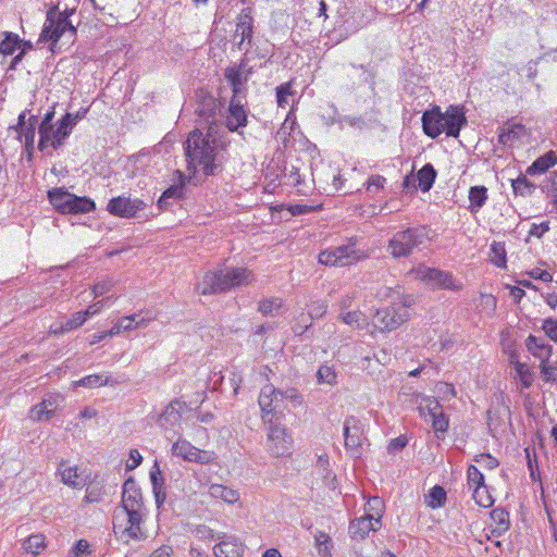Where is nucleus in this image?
Segmentation results:
<instances>
[{
	"label": "nucleus",
	"instance_id": "f257e3e1",
	"mask_svg": "<svg viewBox=\"0 0 557 557\" xmlns=\"http://www.w3.org/2000/svg\"><path fill=\"white\" fill-rule=\"evenodd\" d=\"M226 144L214 134L213 126H209L205 134L200 129L189 133L185 141V156L189 172H202L206 176L219 174L226 160Z\"/></svg>",
	"mask_w": 557,
	"mask_h": 557
},
{
	"label": "nucleus",
	"instance_id": "f03ea898",
	"mask_svg": "<svg viewBox=\"0 0 557 557\" xmlns=\"http://www.w3.org/2000/svg\"><path fill=\"white\" fill-rule=\"evenodd\" d=\"M144 517L141 490L133 478H128L123 484L122 503L113 511L114 533L124 542L145 540L146 534L141 529Z\"/></svg>",
	"mask_w": 557,
	"mask_h": 557
},
{
	"label": "nucleus",
	"instance_id": "7ed1b4c3",
	"mask_svg": "<svg viewBox=\"0 0 557 557\" xmlns=\"http://www.w3.org/2000/svg\"><path fill=\"white\" fill-rule=\"evenodd\" d=\"M466 123L462 108L454 106H450L445 112H442L438 107H434L422 115L423 132L431 138H436L442 133L449 137H458Z\"/></svg>",
	"mask_w": 557,
	"mask_h": 557
},
{
	"label": "nucleus",
	"instance_id": "20e7f679",
	"mask_svg": "<svg viewBox=\"0 0 557 557\" xmlns=\"http://www.w3.org/2000/svg\"><path fill=\"white\" fill-rule=\"evenodd\" d=\"M255 276L247 268H226L208 272L203 276L201 294L223 293L232 287L246 286L253 282Z\"/></svg>",
	"mask_w": 557,
	"mask_h": 557
},
{
	"label": "nucleus",
	"instance_id": "39448f33",
	"mask_svg": "<svg viewBox=\"0 0 557 557\" xmlns=\"http://www.w3.org/2000/svg\"><path fill=\"white\" fill-rule=\"evenodd\" d=\"M426 239L424 227H411L397 232L388 242V250L394 258L407 257Z\"/></svg>",
	"mask_w": 557,
	"mask_h": 557
},
{
	"label": "nucleus",
	"instance_id": "423d86ee",
	"mask_svg": "<svg viewBox=\"0 0 557 557\" xmlns=\"http://www.w3.org/2000/svg\"><path fill=\"white\" fill-rule=\"evenodd\" d=\"M361 258V251L356 249V238H349L345 245L321 251L318 260L321 264L329 267H347L358 262Z\"/></svg>",
	"mask_w": 557,
	"mask_h": 557
},
{
	"label": "nucleus",
	"instance_id": "0eeeda50",
	"mask_svg": "<svg viewBox=\"0 0 557 557\" xmlns=\"http://www.w3.org/2000/svg\"><path fill=\"white\" fill-rule=\"evenodd\" d=\"M267 430L265 449L273 457H287L292 454L293 440L285 426L275 423H264Z\"/></svg>",
	"mask_w": 557,
	"mask_h": 557
},
{
	"label": "nucleus",
	"instance_id": "6e6552de",
	"mask_svg": "<svg viewBox=\"0 0 557 557\" xmlns=\"http://www.w3.org/2000/svg\"><path fill=\"white\" fill-rule=\"evenodd\" d=\"M344 436L347 453L350 457L359 458L366 442L363 423L354 416L346 418L344 422Z\"/></svg>",
	"mask_w": 557,
	"mask_h": 557
},
{
	"label": "nucleus",
	"instance_id": "1a4fd4ad",
	"mask_svg": "<svg viewBox=\"0 0 557 557\" xmlns=\"http://www.w3.org/2000/svg\"><path fill=\"white\" fill-rule=\"evenodd\" d=\"M413 273L416 278L428 282L438 288L449 290H459L461 288V283L456 282L453 274L449 272L428 268L425 265H419L413 270Z\"/></svg>",
	"mask_w": 557,
	"mask_h": 557
},
{
	"label": "nucleus",
	"instance_id": "9d476101",
	"mask_svg": "<svg viewBox=\"0 0 557 557\" xmlns=\"http://www.w3.org/2000/svg\"><path fill=\"white\" fill-rule=\"evenodd\" d=\"M408 319V310L403 305L392 306L379 309L373 318V324L376 329L384 332L396 330Z\"/></svg>",
	"mask_w": 557,
	"mask_h": 557
},
{
	"label": "nucleus",
	"instance_id": "9b49d317",
	"mask_svg": "<svg viewBox=\"0 0 557 557\" xmlns=\"http://www.w3.org/2000/svg\"><path fill=\"white\" fill-rule=\"evenodd\" d=\"M252 74V67L248 66L247 59H243L238 65L227 66L224 76L232 87V97H246V83Z\"/></svg>",
	"mask_w": 557,
	"mask_h": 557
},
{
	"label": "nucleus",
	"instance_id": "f8f14e48",
	"mask_svg": "<svg viewBox=\"0 0 557 557\" xmlns=\"http://www.w3.org/2000/svg\"><path fill=\"white\" fill-rule=\"evenodd\" d=\"M172 454L182 457L186 461L198 462L201 465L210 463L214 455L208 450H201L191 445L186 440H177L172 446Z\"/></svg>",
	"mask_w": 557,
	"mask_h": 557
},
{
	"label": "nucleus",
	"instance_id": "ddd939ff",
	"mask_svg": "<svg viewBox=\"0 0 557 557\" xmlns=\"http://www.w3.org/2000/svg\"><path fill=\"white\" fill-rule=\"evenodd\" d=\"M280 388H275L272 384L264 385L259 394L258 404L261 409V419L263 423L274 422L277 412V403L280 400Z\"/></svg>",
	"mask_w": 557,
	"mask_h": 557
},
{
	"label": "nucleus",
	"instance_id": "4468645a",
	"mask_svg": "<svg viewBox=\"0 0 557 557\" xmlns=\"http://www.w3.org/2000/svg\"><path fill=\"white\" fill-rule=\"evenodd\" d=\"M146 208V203L138 198L119 196L112 198L107 210L116 216L134 218L139 211Z\"/></svg>",
	"mask_w": 557,
	"mask_h": 557
},
{
	"label": "nucleus",
	"instance_id": "2eb2a0df",
	"mask_svg": "<svg viewBox=\"0 0 557 557\" xmlns=\"http://www.w3.org/2000/svg\"><path fill=\"white\" fill-rule=\"evenodd\" d=\"M246 97H232L226 115V127L231 132H239L247 124V111L245 110Z\"/></svg>",
	"mask_w": 557,
	"mask_h": 557
},
{
	"label": "nucleus",
	"instance_id": "dca6fc26",
	"mask_svg": "<svg viewBox=\"0 0 557 557\" xmlns=\"http://www.w3.org/2000/svg\"><path fill=\"white\" fill-rule=\"evenodd\" d=\"M525 346L528 351L540 360L541 373L543 372L544 368H549L553 366L549 363V358L553 354V346L549 345L545 338L529 335L525 341Z\"/></svg>",
	"mask_w": 557,
	"mask_h": 557
},
{
	"label": "nucleus",
	"instance_id": "f3484780",
	"mask_svg": "<svg viewBox=\"0 0 557 557\" xmlns=\"http://www.w3.org/2000/svg\"><path fill=\"white\" fill-rule=\"evenodd\" d=\"M185 408L186 404L184 401L177 399L171 401L159 416V425L165 430L174 429L180 424Z\"/></svg>",
	"mask_w": 557,
	"mask_h": 557
},
{
	"label": "nucleus",
	"instance_id": "a211bd4d",
	"mask_svg": "<svg viewBox=\"0 0 557 557\" xmlns=\"http://www.w3.org/2000/svg\"><path fill=\"white\" fill-rule=\"evenodd\" d=\"M381 528V521L377 517L375 519L370 516L363 515L360 518L351 520L349 524V534L355 540H363L371 531H376Z\"/></svg>",
	"mask_w": 557,
	"mask_h": 557
},
{
	"label": "nucleus",
	"instance_id": "6ab92c4d",
	"mask_svg": "<svg viewBox=\"0 0 557 557\" xmlns=\"http://www.w3.org/2000/svg\"><path fill=\"white\" fill-rule=\"evenodd\" d=\"M219 540L220 542L213 547L215 557H242L244 545L238 540L225 534Z\"/></svg>",
	"mask_w": 557,
	"mask_h": 557
},
{
	"label": "nucleus",
	"instance_id": "aec40b11",
	"mask_svg": "<svg viewBox=\"0 0 557 557\" xmlns=\"http://www.w3.org/2000/svg\"><path fill=\"white\" fill-rule=\"evenodd\" d=\"M70 120V116H63L58 122L57 128H52L48 145H51L54 150H58L60 147H62L64 140L71 135L74 126H72V124L69 122Z\"/></svg>",
	"mask_w": 557,
	"mask_h": 557
},
{
	"label": "nucleus",
	"instance_id": "412c9836",
	"mask_svg": "<svg viewBox=\"0 0 557 557\" xmlns=\"http://www.w3.org/2000/svg\"><path fill=\"white\" fill-rule=\"evenodd\" d=\"M73 13V10L65 11L64 13H60L57 15V13L53 15V30H52V37L54 38H61L62 36H65L69 34L70 38H74L76 35V28L72 25V23L69 21L70 14Z\"/></svg>",
	"mask_w": 557,
	"mask_h": 557
},
{
	"label": "nucleus",
	"instance_id": "4be33fe9",
	"mask_svg": "<svg viewBox=\"0 0 557 557\" xmlns=\"http://www.w3.org/2000/svg\"><path fill=\"white\" fill-rule=\"evenodd\" d=\"M58 407V400L55 397H48L42 399L41 403L35 405L30 409V419L34 421L49 420Z\"/></svg>",
	"mask_w": 557,
	"mask_h": 557
},
{
	"label": "nucleus",
	"instance_id": "5701e85b",
	"mask_svg": "<svg viewBox=\"0 0 557 557\" xmlns=\"http://www.w3.org/2000/svg\"><path fill=\"white\" fill-rule=\"evenodd\" d=\"M57 475L60 476V481L73 488H78L83 485V480L77 473V467L71 466L67 461H61Z\"/></svg>",
	"mask_w": 557,
	"mask_h": 557
},
{
	"label": "nucleus",
	"instance_id": "b1692460",
	"mask_svg": "<svg viewBox=\"0 0 557 557\" xmlns=\"http://www.w3.org/2000/svg\"><path fill=\"white\" fill-rule=\"evenodd\" d=\"M252 17L248 14L242 15L239 17V21L236 25L234 39L239 38L238 41V48L245 49L244 45L247 42V45L251 44L252 39Z\"/></svg>",
	"mask_w": 557,
	"mask_h": 557
},
{
	"label": "nucleus",
	"instance_id": "393cba45",
	"mask_svg": "<svg viewBox=\"0 0 557 557\" xmlns=\"http://www.w3.org/2000/svg\"><path fill=\"white\" fill-rule=\"evenodd\" d=\"M72 195L65 188H52L48 191V199L58 212L66 214Z\"/></svg>",
	"mask_w": 557,
	"mask_h": 557
},
{
	"label": "nucleus",
	"instance_id": "a878e982",
	"mask_svg": "<svg viewBox=\"0 0 557 557\" xmlns=\"http://www.w3.org/2000/svg\"><path fill=\"white\" fill-rule=\"evenodd\" d=\"M490 517L495 523V528L492 530V535L496 537L502 536L510 525L509 512L504 508H495L491 511Z\"/></svg>",
	"mask_w": 557,
	"mask_h": 557
},
{
	"label": "nucleus",
	"instance_id": "bb28decb",
	"mask_svg": "<svg viewBox=\"0 0 557 557\" xmlns=\"http://www.w3.org/2000/svg\"><path fill=\"white\" fill-rule=\"evenodd\" d=\"M557 164V154L554 151H548L542 157L537 158L527 170L530 175L545 173L548 169Z\"/></svg>",
	"mask_w": 557,
	"mask_h": 557
},
{
	"label": "nucleus",
	"instance_id": "cd10ccee",
	"mask_svg": "<svg viewBox=\"0 0 557 557\" xmlns=\"http://www.w3.org/2000/svg\"><path fill=\"white\" fill-rule=\"evenodd\" d=\"M209 495L227 504H235L239 500V493L236 490L222 484H211Z\"/></svg>",
	"mask_w": 557,
	"mask_h": 557
},
{
	"label": "nucleus",
	"instance_id": "c85d7f7f",
	"mask_svg": "<svg viewBox=\"0 0 557 557\" xmlns=\"http://www.w3.org/2000/svg\"><path fill=\"white\" fill-rule=\"evenodd\" d=\"M53 117H54V108H51L50 110H48L45 113L42 121L40 122V124L38 126V134H39L38 148L41 151L48 146V141L50 140V133L52 131L51 122H52Z\"/></svg>",
	"mask_w": 557,
	"mask_h": 557
},
{
	"label": "nucleus",
	"instance_id": "c756f323",
	"mask_svg": "<svg viewBox=\"0 0 557 557\" xmlns=\"http://www.w3.org/2000/svg\"><path fill=\"white\" fill-rule=\"evenodd\" d=\"M95 208V201L91 200L90 198L79 197L73 194L70 200V206L67 208L66 214L88 213L94 211Z\"/></svg>",
	"mask_w": 557,
	"mask_h": 557
},
{
	"label": "nucleus",
	"instance_id": "7c9ffc66",
	"mask_svg": "<svg viewBox=\"0 0 557 557\" xmlns=\"http://www.w3.org/2000/svg\"><path fill=\"white\" fill-rule=\"evenodd\" d=\"M468 198L470 201L469 210L476 213L487 200V188L482 185L472 186L469 189Z\"/></svg>",
	"mask_w": 557,
	"mask_h": 557
},
{
	"label": "nucleus",
	"instance_id": "2f4dec72",
	"mask_svg": "<svg viewBox=\"0 0 557 557\" xmlns=\"http://www.w3.org/2000/svg\"><path fill=\"white\" fill-rule=\"evenodd\" d=\"M436 171L431 163L423 165L417 173L418 186L422 191H429L436 178Z\"/></svg>",
	"mask_w": 557,
	"mask_h": 557
},
{
	"label": "nucleus",
	"instance_id": "473e14b6",
	"mask_svg": "<svg viewBox=\"0 0 557 557\" xmlns=\"http://www.w3.org/2000/svg\"><path fill=\"white\" fill-rule=\"evenodd\" d=\"M117 384V381L111 379L110 375L104 373L101 374H90L82 377L81 380L75 382L77 386H84L87 388L100 387L103 385H114Z\"/></svg>",
	"mask_w": 557,
	"mask_h": 557
},
{
	"label": "nucleus",
	"instance_id": "72a5a7b5",
	"mask_svg": "<svg viewBox=\"0 0 557 557\" xmlns=\"http://www.w3.org/2000/svg\"><path fill=\"white\" fill-rule=\"evenodd\" d=\"M446 502V492L440 486H433L429 493L425 495V503L431 508L442 507Z\"/></svg>",
	"mask_w": 557,
	"mask_h": 557
},
{
	"label": "nucleus",
	"instance_id": "f704fd0d",
	"mask_svg": "<svg viewBox=\"0 0 557 557\" xmlns=\"http://www.w3.org/2000/svg\"><path fill=\"white\" fill-rule=\"evenodd\" d=\"M45 536L40 533L32 534L23 543V548L25 552L33 555H39L45 549Z\"/></svg>",
	"mask_w": 557,
	"mask_h": 557
},
{
	"label": "nucleus",
	"instance_id": "c9c22d12",
	"mask_svg": "<svg viewBox=\"0 0 557 557\" xmlns=\"http://www.w3.org/2000/svg\"><path fill=\"white\" fill-rule=\"evenodd\" d=\"M4 38L0 41V53L4 55H12L15 50L21 46V39L16 34L3 33Z\"/></svg>",
	"mask_w": 557,
	"mask_h": 557
},
{
	"label": "nucleus",
	"instance_id": "e433bc0d",
	"mask_svg": "<svg viewBox=\"0 0 557 557\" xmlns=\"http://www.w3.org/2000/svg\"><path fill=\"white\" fill-rule=\"evenodd\" d=\"M341 320L349 325L357 329H362L367 325V319L364 314L361 311H348V312H341L339 315Z\"/></svg>",
	"mask_w": 557,
	"mask_h": 557
},
{
	"label": "nucleus",
	"instance_id": "4c0bfd02",
	"mask_svg": "<svg viewBox=\"0 0 557 557\" xmlns=\"http://www.w3.org/2000/svg\"><path fill=\"white\" fill-rule=\"evenodd\" d=\"M281 308H282V299L273 297V298H268V299L261 300L259 302L258 310L263 315L275 317V315L280 314Z\"/></svg>",
	"mask_w": 557,
	"mask_h": 557
},
{
	"label": "nucleus",
	"instance_id": "58836bf2",
	"mask_svg": "<svg viewBox=\"0 0 557 557\" xmlns=\"http://www.w3.org/2000/svg\"><path fill=\"white\" fill-rule=\"evenodd\" d=\"M364 511L367 516L375 519L377 517L379 521H381L382 513L384 511V502L379 496L370 497L364 506Z\"/></svg>",
	"mask_w": 557,
	"mask_h": 557
},
{
	"label": "nucleus",
	"instance_id": "ea45409f",
	"mask_svg": "<svg viewBox=\"0 0 557 557\" xmlns=\"http://www.w3.org/2000/svg\"><path fill=\"white\" fill-rule=\"evenodd\" d=\"M314 541H315V546L318 548L320 556L331 557V547H332L331 537L322 531H317L314 533Z\"/></svg>",
	"mask_w": 557,
	"mask_h": 557
},
{
	"label": "nucleus",
	"instance_id": "a19ab883",
	"mask_svg": "<svg viewBox=\"0 0 557 557\" xmlns=\"http://www.w3.org/2000/svg\"><path fill=\"white\" fill-rule=\"evenodd\" d=\"M317 382L318 384H327L334 385L336 384V372L333 367L327 364H322L317 371Z\"/></svg>",
	"mask_w": 557,
	"mask_h": 557
},
{
	"label": "nucleus",
	"instance_id": "79ce46f5",
	"mask_svg": "<svg viewBox=\"0 0 557 557\" xmlns=\"http://www.w3.org/2000/svg\"><path fill=\"white\" fill-rule=\"evenodd\" d=\"M278 398L288 400L294 407H299L305 404L304 395L295 387L281 389Z\"/></svg>",
	"mask_w": 557,
	"mask_h": 557
},
{
	"label": "nucleus",
	"instance_id": "37998d69",
	"mask_svg": "<svg viewBox=\"0 0 557 557\" xmlns=\"http://www.w3.org/2000/svg\"><path fill=\"white\" fill-rule=\"evenodd\" d=\"M18 138L24 141L27 149L33 148L36 136V128L34 124L22 125L17 128Z\"/></svg>",
	"mask_w": 557,
	"mask_h": 557
},
{
	"label": "nucleus",
	"instance_id": "c03bdc74",
	"mask_svg": "<svg viewBox=\"0 0 557 557\" xmlns=\"http://www.w3.org/2000/svg\"><path fill=\"white\" fill-rule=\"evenodd\" d=\"M512 188L516 195H530L534 189V184L529 182L525 176L520 175L512 181Z\"/></svg>",
	"mask_w": 557,
	"mask_h": 557
},
{
	"label": "nucleus",
	"instance_id": "a18cd8bd",
	"mask_svg": "<svg viewBox=\"0 0 557 557\" xmlns=\"http://www.w3.org/2000/svg\"><path fill=\"white\" fill-rule=\"evenodd\" d=\"M467 476H468V485L470 488L475 490V488L485 486L484 475L475 466L471 465L468 468Z\"/></svg>",
	"mask_w": 557,
	"mask_h": 557
},
{
	"label": "nucleus",
	"instance_id": "49530a36",
	"mask_svg": "<svg viewBox=\"0 0 557 557\" xmlns=\"http://www.w3.org/2000/svg\"><path fill=\"white\" fill-rule=\"evenodd\" d=\"M513 364L517 377L525 388L530 387L532 384V373L529 367L520 361H515Z\"/></svg>",
	"mask_w": 557,
	"mask_h": 557
},
{
	"label": "nucleus",
	"instance_id": "de8ad7c7",
	"mask_svg": "<svg viewBox=\"0 0 557 557\" xmlns=\"http://www.w3.org/2000/svg\"><path fill=\"white\" fill-rule=\"evenodd\" d=\"M441 410V405L436 399L426 398L424 399V405L421 404L419 406L420 414L424 418H432L433 416L437 414V412Z\"/></svg>",
	"mask_w": 557,
	"mask_h": 557
},
{
	"label": "nucleus",
	"instance_id": "09e8293b",
	"mask_svg": "<svg viewBox=\"0 0 557 557\" xmlns=\"http://www.w3.org/2000/svg\"><path fill=\"white\" fill-rule=\"evenodd\" d=\"M473 499L475 503L484 508L491 507L494 504V499L487 491L486 486H482L473 490Z\"/></svg>",
	"mask_w": 557,
	"mask_h": 557
},
{
	"label": "nucleus",
	"instance_id": "8fccbe9b",
	"mask_svg": "<svg viewBox=\"0 0 557 557\" xmlns=\"http://www.w3.org/2000/svg\"><path fill=\"white\" fill-rule=\"evenodd\" d=\"M491 251L493 253L492 262L498 268H504L506 264V250L504 244L494 243L491 246Z\"/></svg>",
	"mask_w": 557,
	"mask_h": 557
},
{
	"label": "nucleus",
	"instance_id": "3c124183",
	"mask_svg": "<svg viewBox=\"0 0 557 557\" xmlns=\"http://www.w3.org/2000/svg\"><path fill=\"white\" fill-rule=\"evenodd\" d=\"M183 195V186L182 185H172L170 186L168 189H165L163 191V194L161 195L160 199H159V206L160 208H163L165 206H168V200L173 198V199H178L181 198Z\"/></svg>",
	"mask_w": 557,
	"mask_h": 557
},
{
	"label": "nucleus",
	"instance_id": "603ef678",
	"mask_svg": "<svg viewBox=\"0 0 557 557\" xmlns=\"http://www.w3.org/2000/svg\"><path fill=\"white\" fill-rule=\"evenodd\" d=\"M293 96L292 84L285 83L276 87L277 106L285 108L288 104L289 97Z\"/></svg>",
	"mask_w": 557,
	"mask_h": 557
},
{
	"label": "nucleus",
	"instance_id": "864d4df0",
	"mask_svg": "<svg viewBox=\"0 0 557 557\" xmlns=\"http://www.w3.org/2000/svg\"><path fill=\"white\" fill-rule=\"evenodd\" d=\"M55 14L54 10H49L47 13V20L44 25L42 32L40 34V39L48 41L51 40L53 42H57L59 38L52 37V30H53V15Z\"/></svg>",
	"mask_w": 557,
	"mask_h": 557
},
{
	"label": "nucleus",
	"instance_id": "5fc2aeb1",
	"mask_svg": "<svg viewBox=\"0 0 557 557\" xmlns=\"http://www.w3.org/2000/svg\"><path fill=\"white\" fill-rule=\"evenodd\" d=\"M131 315L134 317V324L136 325V329L147 327L157 318V315L151 311H139Z\"/></svg>",
	"mask_w": 557,
	"mask_h": 557
},
{
	"label": "nucleus",
	"instance_id": "6e6d98bb",
	"mask_svg": "<svg viewBox=\"0 0 557 557\" xmlns=\"http://www.w3.org/2000/svg\"><path fill=\"white\" fill-rule=\"evenodd\" d=\"M87 320L86 315L84 314V311L75 312L71 319H69L64 325H62L60 332H69L72 330H75L83 325L85 321Z\"/></svg>",
	"mask_w": 557,
	"mask_h": 557
},
{
	"label": "nucleus",
	"instance_id": "4d7b16f0",
	"mask_svg": "<svg viewBox=\"0 0 557 557\" xmlns=\"http://www.w3.org/2000/svg\"><path fill=\"white\" fill-rule=\"evenodd\" d=\"M432 428L437 433H445L448 429V419L447 417L440 410L437 414L433 416L431 419Z\"/></svg>",
	"mask_w": 557,
	"mask_h": 557
},
{
	"label": "nucleus",
	"instance_id": "13d9d810",
	"mask_svg": "<svg viewBox=\"0 0 557 557\" xmlns=\"http://www.w3.org/2000/svg\"><path fill=\"white\" fill-rule=\"evenodd\" d=\"M113 286H114V281L112 278H106V280H102V281L96 283L92 286L94 297L97 298V297L104 295L106 293L110 292Z\"/></svg>",
	"mask_w": 557,
	"mask_h": 557
},
{
	"label": "nucleus",
	"instance_id": "bf43d9fd",
	"mask_svg": "<svg viewBox=\"0 0 557 557\" xmlns=\"http://www.w3.org/2000/svg\"><path fill=\"white\" fill-rule=\"evenodd\" d=\"M474 461L482 465L488 470H493L498 467V460L490 454H480L474 457Z\"/></svg>",
	"mask_w": 557,
	"mask_h": 557
},
{
	"label": "nucleus",
	"instance_id": "052dcab7",
	"mask_svg": "<svg viewBox=\"0 0 557 557\" xmlns=\"http://www.w3.org/2000/svg\"><path fill=\"white\" fill-rule=\"evenodd\" d=\"M195 534L199 540H202V541L222 539V536L220 534H215L211 528H209L205 524L198 525L195 529Z\"/></svg>",
	"mask_w": 557,
	"mask_h": 557
},
{
	"label": "nucleus",
	"instance_id": "680f3d73",
	"mask_svg": "<svg viewBox=\"0 0 557 557\" xmlns=\"http://www.w3.org/2000/svg\"><path fill=\"white\" fill-rule=\"evenodd\" d=\"M150 480L152 484V490H156V487H164V479L161 474L160 468L157 462L154 463L150 471Z\"/></svg>",
	"mask_w": 557,
	"mask_h": 557
},
{
	"label": "nucleus",
	"instance_id": "e2e57ef3",
	"mask_svg": "<svg viewBox=\"0 0 557 557\" xmlns=\"http://www.w3.org/2000/svg\"><path fill=\"white\" fill-rule=\"evenodd\" d=\"M326 312V305L323 301H313L309 306V315L311 319H319Z\"/></svg>",
	"mask_w": 557,
	"mask_h": 557
},
{
	"label": "nucleus",
	"instance_id": "0e129e2a",
	"mask_svg": "<svg viewBox=\"0 0 557 557\" xmlns=\"http://www.w3.org/2000/svg\"><path fill=\"white\" fill-rule=\"evenodd\" d=\"M386 178L381 175H372L368 180L367 190L374 191L384 187Z\"/></svg>",
	"mask_w": 557,
	"mask_h": 557
},
{
	"label": "nucleus",
	"instance_id": "69168bd1",
	"mask_svg": "<svg viewBox=\"0 0 557 557\" xmlns=\"http://www.w3.org/2000/svg\"><path fill=\"white\" fill-rule=\"evenodd\" d=\"M437 393L445 399H450L456 396L455 387L449 383H440L437 385Z\"/></svg>",
	"mask_w": 557,
	"mask_h": 557
},
{
	"label": "nucleus",
	"instance_id": "338daca9",
	"mask_svg": "<svg viewBox=\"0 0 557 557\" xmlns=\"http://www.w3.org/2000/svg\"><path fill=\"white\" fill-rule=\"evenodd\" d=\"M543 330L546 335L550 337L553 341L557 342V321L553 319H547L544 321Z\"/></svg>",
	"mask_w": 557,
	"mask_h": 557
},
{
	"label": "nucleus",
	"instance_id": "774afa93",
	"mask_svg": "<svg viewBox=\"0 0 557 557\" xmlns=\"http://www.w3.org/2000/svg\"><path fill=\"white\" fill-rule=\"evenodd\" d=\"M407 438L404 436H398L396 438H393L387 446L388 453H396L401 450L407 445Z\"/></svg>",
	"mask_w": 557,
	"mask_h": 557
}]
</instances>
